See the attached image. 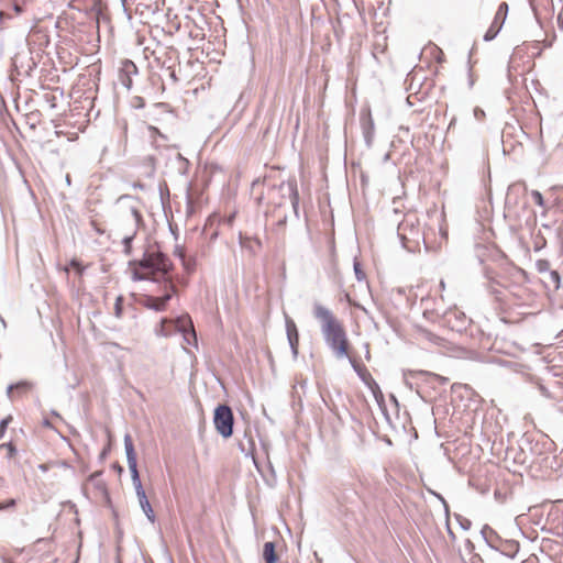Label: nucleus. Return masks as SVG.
<instances>
[{"mask_svg":"<svg viewBox=\"0 0 563 563\" xmlns=\"http://www.w3.org/2000/svg\"><path fill=\"white\" fill-rule=\"evenodd\" d=\"M312 314L320 324L324 343L339 360L349 356V339L343 323L319 301L312 305Z\"/></svg>","mask_w":563,"mask_h":563,"instance_id":"1","label":"nucleus"},{"mask_svg":"<svg viewBox=\"0 0 563 563\" xmlns=\"http://www.w3.org/2000/svg\"><path fill=\"white\" fill-rule=\"evenodd\" d=\"M130 266H134V280L152 279L154 275L159 274L165 282V279H170L167 274L173 264L163 252L152 246L144 252L140 261L130 262ZM153 280L155 279L153 278Z\"/></svg>","mask_w":563,"mask_h":563,"instance_id":"2","label":"nucleus"},{"mask_svg":"<svg viewBox=\"0 0 563 563\" xmlns=\"http://www.w3.org/2000/svg\"><path fill=\"white\" fill-rule=\"evenodd\" d=\"M115 218L121 233H137L143 220L140 201L131 195H122L115 201Z\"/></svg>","mask_w":563,"mask_h":563,"instance_id":"3","label":"nucleus"},{"mask_svg":"<svg viewBox=\"0 0 563 563\" xmlns=\"http://www.w3.org/2000/svg\"><path fill=\"white\" fill-rule=\"evenodd\" d=\"M123 442H124L126 462H128V466H129V470L131 473V479H132V483H133V486L135 489L136 497L139 499L140 507L143 510L146 518L148 519V521L154 523L155 519H156L155 512H154V510L150 504V500L146 496V493L143 488V485H142V482L140 478V474H139V470H137V461H136V454H135L133 441L129 433H126L124 435Z\"/></svg>","mask_w":563,"mask_h":563,"instance_id":"4","label":"nucleus"},{"mask_svg":"<svg viewBox=\"0 0 563 563\" xmlns=\"http://www.w3.org/2000/svg\"><path fill=\"white\" fill-rule=\"evenodd\" d=\"M272 194H278L280 197V201L277 202L279 207L284 205V200L288 199L292 206L295 217L299 218V192L295 179L282 181L278 186L272 188Z\"/></svg>","mask_w":563,"mask_h":563,"instance_id":"5","label":"nucleus"},{"mask_svg":"<svg viewBox=\"0 0 563 563\" xmlns=\"http://www.w3.org/2000/svg\"><path fill=\"white\" fill-rule=\"evenodd\" d=\"M213 424L218 433L228 439L233 433L234 417L228 405H219L214 410Z\"/></svg>","mask_w":563,"mask_h":563,"instance_id":"6","label":"nucleus"},{"mask_svg":"<svg viewBox=\"0 0 563 563\" xmlns=\"http://www.w3.org/2000/svg\"><path fill=\"white\" fill-rule=\"evenodd\" d=\"M164 288L166 292L161 297H155L151 295H145L141 299V305L147 309L161 312L166 309L167 302L172 299L173 295L176 292V287L173 284L172 279H165Z\"/></svg>","mask_w":563,"mask_h":563,"instance_id":"7","label":"nucleus"},{"mask_svg":"<svg viewBox=\"0 0 563 563\" xmlns=\"http://www.w3.org/2000/svg\"><path fill=\"white\" fill-rule=\"evenodd\" d=\"M397 234L402 243L404 247H408L407 241L418 235V230L415 228V223L411 219L406 218L398 224Z\"/></svg>","mask_w":563,"mask_h":563,"instance_id":"8","label":"nucleus"},{"mask_svg":"<svg viewBox=\"0 0 563 563\" xmlns=\"http://www.w3.org/2000/svg\"><path fill=\"white\" fill-rule=\"evenodd\" d=\"M286 332L292 356L296 358L298 355L299 333L295 321L289 317H286Z\"/></svg>","mask_w":563,"mask_h":563,"instance_id":"9","label":"nucleus"},{"mask_svg":"<svg viewBox=\"0 0 563 563\" xmlns=\"http://www.w3.org/2000/svg\"><path fill=\"white\" fill-rule=\"evenodd\" d=\"M362 130L366 145L371 146L374 140L375 124L369 113L366 117L362 118Z\"/></svg>","mask_w":563,"mask_h":563,"instance_id":"10","label":"nucleus"},{"mask_svg":"<svg viewBox=\"0 0 563 563\" xmlns=\"http://www.w3.org/2000/svg\"><path fill=\"white\" fill-rule=\"evenodd\" d=\"M504 23H505L504 21L497 20V16L495 15L489 29L486 31V33L484 35V40L485 41L494 40L497 36V34L500 32V30L503 29Z\"/></svg>","mask_w":563,"mask_h":563,"instance_id":"11","label":"nucleus"},{"mask_svg":"<svg viewBox=\"0 0 563 563\" xmlns=\"http://www.w3.org/2000/svg\"><path fill=\"white\" fill-rule=\"evenodd\" d=\"M263 558L266 563H276L278 558L275 553L274 542H265L263 547Z\"/></svg>","mask_w":563,"mask_h":563,"instance_id":"12","label":"nucleus"},{"mask_svg":"<svg viewBox=\"0 0 563 563\" xmlns=\"http://www.w3.org/2000/svg\"><path fill=\"white\" fill-rule=\"evenodd\" d=\"M122 234V244H123V253L125 255H131L132 253V242L137 233H121Z\"/></svg>","mask_w":563,"mask_h":563,"instance_id":"13","label":"nucleus"},{"mask_svg":"<svg viewBox=\"0 0 563 563\" xmlns=\"http://www.w3.org/2000/svg\"><path fill=\"white\" fill-rule=\"evenodd\" d=\"M121 74L123 76H126V77L136 75L137 74V67H136V65L132 60L125 59L122 63V66H121Z\"/></svg>","mask_w":563,"mask_h":563,"instance_id":"14","label":"nucleus"},{"mask_svg":"<svg viewBox=\"0 0 563 563\" xmlns=\"http://www.w3.org/2000/svg\"><path fill=\"white\" fill-rule=\"evenodd\" d=\"M187 325H190L191 330H190V333L196 336V332L192 328V323H191V320L188 316H185V317H180L176 320V327L178 328L179 331H183L185 332L186 331V327Z\"/></svg>","mask_w":563,"mask_h":563,"instance_id":"15","label":"nucleus"},{"mask_svg":"<svg viewBox=\"0 0 563 563\" xmlns=\"http://www.w3.org/2000/svg\"><path fill=\"white\" fill-rule=\"evenodd\" d=\"M519 550V544L515 541H507L505 548L503 549V553L508 555L509 558H514Z\"/></svg>","mask_w":563,"mask_h":563,"instance_id":"16","label":"nucleus"},{"mask_svg":"<svg viewBox=\"0 0 563 563\" xmlns=\"http://www.w3.org/2000/svg\"><path fill=\"white\" fill-rule=\"evenodd\" d=\"M508 10H509L508 3L501 2L498 7L496 14H495L497 16V20H501L505 22L507 14H508Z\"/></svg>","mask_w":563,"mask_h":563,"instance_id":"17","label":"nucleus"},{"mask_svg":"<svg viewBox=\"0 0 563 563\" xmlns=\"http://www.w3.org/2000/svg\"><path fill=\"white\" fill-rule=\"evenodd\" d=\"M12 421V416H7L0 421V440L4 437L9 423Z\"/></svg>","mask_w":563,"mask_h":563,"instance_id":"18","label":"nucleus"},{"mask_svg":"<svg viewBox=\"0 0 563 563\" xmlns=\"http://www.w3.org/2000/svg\"><path fill=\"white\" fill-rule=\"evenodd\" d=\"M531 198L534 201V203H537L540 207H544V199H543V196H542V194L540 191L532 190L531 191Z\"/></svg>","mask_w":563,"mask_h":563,"instance_id":"19","label":"nucleus"},{"mask_svg":"<svg viewBox=\"0 0 563 563\" xmlns=\"http://www.w3.org/2000/svg\"><path fill=\"white\" fill-rule=\"evenodd\" d=\"M122 302H123V298L121 296H119L115 299V303H114V314L117 318H121V316H122Z\"/></svg>","mask_w":563,"mask_h":563,"instance_id":"20","label":"nucleus"},{"mask_svg":"<svg viewBox=\"0 0 563 563\" xmlns=\"http://www.w3.org/2000/svg\"><path fill=\"white\" fill-rule=\"evenodd\" d=\"M421 335L424 339H427V340H429V341H431V342H433L435 344H438L439 341H440V338L438 335H435V334H433V333H431L430 331H427V330H421Z\"/></svg>","mask_w":563,"mask_h":563,"instance_id":"21","label":"nucleus"},{"mask_svg":"<svg viewBox=\"0 0 563 563\" xmlns=\"http://www.w3.org/2000/svg\"><path fill=\"white\" fill-rule=\"evenodd\" d=\"M419 373L421 375H427L431 380H437L442 385L448 382V379L445 377L439 376L437 374H431V373H427V372H419Z\"/></svg>","mask_w":563,"mask_h":563,"instance_id":"22","label":"nucleus"},{"mask_svg":"<svg viewBox=\"0 0 563 563\" xmlns=\"http://www.w3.org/2000/svg\"><path fill=\"white\" fill-rule=\"evenodd\" d=\"M69 266L73 267L74 269L77 271V274L79 276L82 275L84 271H85V267L80 264L79 261H77L76 258H73L69 263Z\"/></svg>","mask_w":563,"mask_h":563,"instance_id":"23","label":"nucleus"},{"mask_svg":"<svg viewBox=\"0 0 563 563\" xmlns=\"http://www.w3.org/2000/svg\"><path fill=\"white\" fill-rule=\"evenodd\" d=\"M30 387V384L27 382H20L15 385H10L8 387V395L11 394V391L14 389V388H18V389H26Z\"/></svg>","mask_w":563,"mask_h":563,"instance_id":"24","label":"nucleus"},{"mask_svg":"<svg viewBox=\"0 0 563 563\" xmlns=\"http://www.w3.org/2000/svg\"><path fill=\"white\" fill-rule=\"evenodd\" d=\"M354 272H355L356 279L358 282H361V280H363L365 278V274L361 269V265L357 262L354 263Z\"/></svg>","mask_w":563,"mask_h":563,"instance_id":"25","label":"nucleus"},{"mask_svg":"<svg viewBox=\"0 0 563 563\" xmlns=\"http://www.w3.org/2000/svg\"><path fill=\"white\" fill-rule=\"evenodd\" d=\"M3 448H5L8 450V457L9 459H12L15 454H16V449L15 446L12 444V442H9V443H4L2 444Z\"/></svg>","mask_w":563,"mask_h":563,"instance_id":"26","label":"nucleus"},{"mask_svg":"<svg viewBox=\"0 0 563 563\" xmlns=\"http://www.w3.org/2000/svg\"><path fill=\"white\" fill-rule=\"evenodd\" d=\"M121 82L126 89H131L132 87V76L126 77L121 74Z\"/></svg>","mask_w":563,"mask_h":563,"instance_id":"27","label":"nucleus"},{"mask_svg":"<svg viewBox=\"0 0 563 563\" xmlns=\"http://www.w3.org/2000/svg\"><path fill=\"white\" fill-rule=\"evenodd\" d=\"M11 18H12V15H11V14H9V13H7V12H4V11H0V27L2 29V27H3V25H4V22H5L7 20L11 19Z\"/></svg>","mask_w":563,"mask_h":563,"instance_id":"28","label":"nucleus"},{"mask_svg":"<svg viewBox=\"0 0 563 563\" xmlns=\"http://www.w3.org/2000/svg\"><path fill=\"white\" fill-rule=\"evenodd\" d=\"M21 0H14L13 3V11L16 15L21 14L23 12V7L20 4Z\"/></svg>","mask_w":563,"mask_h":563,"instance_id":"29","label":"nucleus"},{"mask_svg":"<svg viewBox=\"0 0 563 563\" xmlns=\"http://www.w3.org/2000/svg\"><path fill=\"white\" fill-rule=\"evenodd\" d=\"M286 222H287V216H283L276 223V229L277 230H284L285 225H286Z\"/></svg>","mask_w":563,"mask_h":563,"instance_id":"30","label":"nucleus"},{"mask_svg":"<svg viewBox=\"0 0 563 563\" xmlns=\"http://www.w3.org/2000/svg\"><path fill=\"white\" fill-rule=\"evenodd\" d=\"M484 115H485V112L482 109H479V108L474 109V117L477 120H481L482 118H484Z\"/></svg>","mask_w":563,"mask_h":563,"instance_id":"31","label":"nucleus"},{"mask_svg":"<svg viewBox=\"0 0 563 563\" xmlns=\"http://www.w3.org/2000/svg\"><path fill=\"white\" fill-rule=\"evenodd\" d=\"M423 317L428 320H432L434 321L435 317H438V314L431 312V311H428V310H424L423 311Z\"/></svg>","mask_w":563,"mask_h":563,"instance_id":"32","label":"nucleus"},{"mask_svg":"<svg viewBox=\"0 0 563 563\" xmlns=\"http://www.w3.org/2000/svg\"><path fill=\"white\" fill-rule=\"evenodd\" d=\"M453 314L461 321V324L464 325L465 324V321H466V318H465V314L462 313V312H453Z\"/></svg>","mask_w":563,"mask_h":563,"instance_id":"33","label":"nucleus"},{"mask_svg":"<svg viewBox=\"0 0 563 563\" xmlns=\"http://www.w3.org/2000/svg\"><path fill=\"white\" fill-rule=\"evenodd\" d=\"M373 384H374V386H375V389L373 388V393H374V395H375L376 399L378 398V395H379V397L383 399V395H382V393H380V390H379L378 385H377L375 382H373Z\"/></svg>","mask_w":563,"mask_h":563,"instance_id":"34","label":"nucleus"},{"mask_svg":"<svg viewBox=\"0 0 563 563\" xmlns=\"http://www.w3.org/2000/svg\"><path fill=\"white\" fill-rule=\"evenodd\" d=\"M460 525L464 530H467L471 527V521L468 519H464L463 521L460 522Z\"/></svg>","mask_w":563,"mask_h":563,"instance_id":"35","label":"nucleus"},{"mask_svg":"<svg viewBox=\"0 0 563 563\" xmlns=\"http://www.w3.org/2000/svg\"><path fill=\"white\" fill-rule=\"evenodd\" d=\"M148 131L151 132V135H152V136H153L154 134H158V135L163 136V135L159 133L158 129H157V128H155V126L150 125V126H148Z\"/></svg>","mask_w":563,"mask_h":563,"instance_id":"36","label":"nucleus"},{"mask_svg":"<svg viewBox=\"0 0 563 563\" xmlns=\"http://www.w3.org/2000/svg\"><path fill=\"white\" fill-rule=\"evenodd\" d=\"M551 276H552V279H553L554 282H556V283H559V282H560V275H559V273H558V272L553 271V272L551 273Z\"/></svg>","mask_w":563,"mask_h":563,"instance_id":"37","label":"nucleus"},{"mask_svg":"<svg viewBox=\"0 0 563 563\" xmlns=\"http://www.w3.org/2000/svg\"><path fill=\"white\" fill-rule=\"evenodd\" d=\"M488 289L492 294H499V291L497 290V288H495L494 286V283H490L489 286H488Z\"/></svg>","mask_w":563,"mask_h":563,"instance_id":"38","label":"nucleus"},{"mask_svg":"<svg viewBox=\"0 0 563 563\" xmlns=\"http://www.w3.org/2000/svg\"><path fill=\"white\" fill-rule=\"evenodd\" d=\"M439 500L442 501V504L444 505L445 509L448 510V504L445 501V499L440 495V494H434Z\"/></svg>","mask_w":563,"mask_h":563,"instance_id":"39","label":"nucleus"},{"mask_svg":"<svg viewBox=\"0 0 563 563\" xmlns=\"http://www.w3.org/2000/svg\"><path fill=\"white\" fill-rule=\"evenodd\" d=\"M439 500L442 501V504L444 505L445 509L448 510V504L445 501V499L440 495V494H434Z\"/></svg>","mask_w":563,"mask_h":563,"instance_id":"40","label":"nucleus"},{"mask_svg":"<svg viewBox=\"0 0 563 563\" xmlns=\"http://www.w3.org/2000/svg\"><path fill=\"white\" fill-rule=\"evenodd\" d=\"M15 505V500L14 499H10L7 501V504L3 506V508H9V507H13Z\"/></svg>","mask_w":563,"mask_h":563,"instance_id":"41","label":"nucleus"},{"mask_svg":"<svg viewBox=\"0 0 563 563\" xmlns=\"http://www.w3.org/2000/svg\"><path fill=\"white\" fill-rule=\"evenodd\" d=\"M91 225L95 228V230L97 231V233H99V234H102V233H103V231H102L100 228H98V227L96 225V222H95V221H92V222H91Z\"/></svg>","mask_w":563,"mask_h":563,"instance_id":"42","label":"nucleus"},{"mask_svg":"<svg viewBox=\"0 0 563 563\" xmlns=\"http://www.w3.org/2000/svg\"><path fill=\"white\" fill-rule=\"evenodd\" d=\"M440 287H441V289H444V288H445V284H444V282H443V280H441V282H440Z\"/></svg>","mask_w":563,"mask_h":563,"instance_id":"43","label":"nucleus"},{"mask_svg":"<svg viewBox=\"0 0 563 563\" xmlns=\"http://www.w3.org/2000/svg\"><path fill=\"white\" fill-rule=\"evenodd\" d=\"M449 534H450V537H451L452 539H454V538H455L454 533H453L450 529H449Z\"/></svg>","mask_w":563,"mask_h":563,"instance_id":"44","label":"nucleus"},{"mask_svg":"<svg viewBox=\"0 0 563 563\" xmlns=\"http://www.w3.org/2000/svg\"><path fill=\"white\" fill-rule=\"evenodd\" d=\"M466 544H467V547L473 548V544H472V542L470 540H467Z\"/></svg>","mask_w":563,"mask_h":563,"instance_id":"45","label":"nucleus"},{"mask_svg":"<svg viewBox=\"0 0 563 563\" xmlns=\"http://www.w3.org/2000/svg\"><path fill=\"white\" fill-rule=\"evenodd\" d=\"M353 368L357 371V366L352 362Z\"/></svg>","mask_w":563,"mask_h":563,"instance_id":"46","label":"nucleus"},{"mask_svg":"<svg viewBox=\"0 0 563 563\" xmlns=\"http://www.w3.org/2000/svg\"><path fill=\"white\" fill-rule=\"evenodd\" d=\"M3 563H12V562H11V561H9V560H7V559H4V560H3Z\"/></svg>","mask_w":563,"mask_h":563,"instance_id":"47","label":"nucleus"},{"mask_svg":"<svg viewBox=\"0 0 563 563\" xmlns=\"http://www.w3.org/2000/svg\"><path fill=\"white\" fill-rule=\"evenodd\" d=\"M165 322H166V320H165V319H162V325H163ZM163 331H164V330L162 329V332H163Z\"/></svg>","mask_w":563,"mask_h":563,"instance_id":"48","label":"nucleus"},{"mask_svg":"<svg viewBox=\"0 0 563 563\" xmlns=\"http://www.w3.org/2000/svg\"><path fill=\"white\" fill-rule=\"evenodd\" d=\"M121 2H122V5L124 7V5H125L126 0H121Z\"/></svg>","mask_w":563,"mask_h":563,"instance_id":"49","label":"nucleus"},{"mask_svg":"<svg viewBox=\"0 0 563 563\" xmlns=\"http://www.w3.org/2000/svg\"><path fill=\"white\" fill-rule=\"evenodd\" d=\"M0 449H3V445H2V444H0Z\"/></svg>","mask_w":563,"mask_h":563,"instance_id":"50","label":"nucleus"}]
</instances>
